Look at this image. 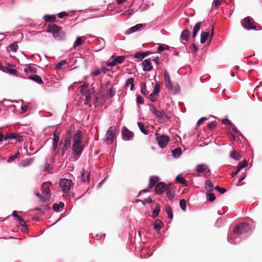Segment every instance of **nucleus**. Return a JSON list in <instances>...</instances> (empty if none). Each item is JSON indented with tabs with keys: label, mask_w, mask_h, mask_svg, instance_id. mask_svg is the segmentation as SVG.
Wrapping results in <instances>:
<instances>
[{
	"label": "nucleus",
	"mask_w": 262,
	"mask_h": 262,
	"mask_svg": "<svg viewBox=\"0 0 262 262\" xmlns=\"http://www.w3.org/2000/svg\"><path fill=\"white\" fill-rule=\"evenodd\" d=\"M46 32L52 33L53 37L56 40H62L66 38V33L62 27L54 24H48Z\"/></svg>",
	"instance_id": "f257e3e1"
},
{
	"label": "nucleus",
	"mask_w": 262,
	"mask_h": 262,
	"mask_svg": "<svg viewBox=\"0 0 262 262\" xmlns=\"http://www.w3.org/2000/svg\"><path fill=\"white\" fill-rule=\"evenodd\" d=\"M164 77L165 85L167 89L173 94H176L178 91V85H173L170 80V76L166 70H164Z\"/></svg>",
	"instance_id": "f03ea898"
},
{
	"label": "nucleus",
	"mask_w": 262,
	"mask_h": 262,
	"mask_svg": "<svg viewBox=\"0 0 262 262\" xmlns=\"http://www.w3.org/2000/svg\"><path fill=\"white\" fill-rule=\"evenodd\" d=\"M251 230V227L249 224L242 223L236 225L234 228L233 232L237 235L242 234L243 233H247Z\"/></svg>",
	"instance_id": "7ed1b4c3"
},
{
	"label": "nucleus",
	"mask_w": 262,
	"mask_h": 262,
	"mask_svg": "<svg viewBox=\"0 0 262 262\" xmlns=\"http://www.w3.org/2000/svg\"><path fill=\"white\" fill-rule=\"evenodd\" d=\"M149 109L152 113L157 118L158 120L159 121H164L165 118L167 119L169 118L164 110H158L152 104L149 105Z\"/></svg>",
	"instance_id": "20e7f679"
},
{
	"label": "nucleus",
	"mask_w": 262,
	"mask_h": 262,
	"mask_svg": "<svg viewBox=\"0 0 262 262\" xmlns=\"http://www.w3.org/2000/svg\"><path fill=\"white\" fill-rule=\"evenodd\" d=\"M242 26L247 30H254L256 29L257 24L253 19L250 16L246 17L241 22Z\"/></svg>",
	"instance_id": "39448f33"
},
{
	"label": "nucleus",
	"mask_w": 262,
	"mask_h": 262,
	"mask_svg": "<svg viewBox=\"0 0 262 262\" xmlns=\"http://www.w3.org/2000/svg\"><path fill=\"white\" fill-rule=\"evenodd\" d=\"M73 185L72 180L67 179H62L60 181L59 186L64 192L69 191Z\"/></svg>",
	"instance_id": "423d86ee"
},
{
	"label": "nucleus",
	"mask_w": 262,
	"mask_h": 262,
	"mask_svg": "<svg viewBox=\"0 0 262 262\" xmlns=\"http://www.w3.org/2000/svg\"><path fill=\"white\" fill-rule=\"evenodd\" d=\"M72 137V133L71 130H68L66 133V136L64 139L63 145L62 147V155H63L64 152L70 147L71 146V139Z\"/></svg>",
	"instance_id": "0eeeda50"
},
{
	"label": "nucleus",
	"mask_w": 262,
	"mask_h": 262,
	"mask_svg": "<svg viewBox=\"0 0 262 262\" xmlns=\"http://www.w3.org/2000/svg\"><path fill=\"white\" fill-rule=\"evenodd\" d=\"M84 147V144L82 143H73L72 147L73 155H76L78 158L81 155Z\"/></svg>",
	"instance_id": "6e6552de"
},
{
	"label": "nucleus",
	"mask_w": 262,
	"mask_h": 262,
	"mask_svg": "<svg viewBox=\"0 0 262 262\" xmlns=\"http://www.w3.org/2000/svg\"><path fill=\"white\" fill-rule=\"evenodd\" d=\"M52 183L49 182H44L42 184V194L45 196L48 197V201L51 198V191L50 190V186Z\"/></svg>",
	"instance_id": "1a4fd4ad"
},
{
	"label": "nucleus",
	"mask_w": 262,
	"mask_h": 262,
	"mask_svg": "<svg viewBox=\"0 0 262 262\" xmlns=\"http://www.w3.org/2000/svg\"><path fill=\"white\" fill-rule=\"evenodd\" d=\"M157 140L159 145L162 147H165L169 141V138L168 136L162 135L157 136Z\"/></svg>",
	"instance_id": "9d476101"
},
{
	"label": "nucleus",
	"mask_w": 262,
	"mask_h": 262,
	"mask_svg": "<svg viewBox=\"0 0 262 262\" xmlns=\"http://www.w3.org/2000/svg\"><path fill=\"white\" fill-rule=\"evenodd\" d=\"M115 127L111 126L106 132V142L107 144H111L113 142L115 137Z\"/></svg>",
	"instance_id": "9b49d317"
},
{
	"label": "nucleus",
	"mask_w": 262,
	"mask_h": 262,
	"mask_svg": "<svg viewBox=\"0 0 262 262\" xmlns=\"http://www.w3.org/2000/svg\"><path fill=\"white\" fill-rule=\"evenodd\" d=\"M8 139H14L16 141L21 142L23 140V137L15 133H7L5 135V140Z\"/></svg>",
	"instance_id": "f8f14e48"
},
{
	"label": "nucleus",
	"mask_w": 262,
	"mask_h": 262,
	"mask_svg": "<svg viewBox=\"0 0 262 262\" xmlns=\"http://www.w3.org/2000/svg\"><path fill=\"white\" fill-rule=\"evenodd\" d=\"M125 57L124 56H120L117 57L112 56V60L111 61H108L107 63V66L112 67L117 64L121 63L124 60Z\"/></svg>",
	"instance_id": "ddd939ff"
},
{
	"label": "nucleus",
	"mask_w": 262,
	"mask_h": 262,
	"mask_svg": "<svg viewBox=\"0 0 262 262\" xmlns=\"http://www.w3.org/2000/svg\"><path fill=\"white\" fill-rule=\"evenodd\" d=\"M168 186H167L165 183L160 182L158 183L155 188V191L156 193L160 194L163 193L167 188Z\"/></svg>",
	"instance_id": "4468645a"
},
{
	"label": "nucleus",
	"mask_w": 262,
	"mask_h": 262,
	"mask_svg": "<svg viewBox=\"0 0 262 262\" xmlns=\"http://www.w3.org/2000/svg\"><path fill=\"white\" fill-rule=\"evenodd\" d=\"M196 171L198 173H202L204 174H207L210 172V169L204 164L198 165L196 168Z\"/></svg>",
	"instance_id": "2eb2a0df"
},
{
	"label": "nucleus",
	"mask_w": 262,
	"mask_h": 262,
	"mask_svg": "<svg viewBox=\"0 0 262 262\" xmlns=\"http://www.w3.org/2000/svg\"><path fill=\"white\" fill-rule=\"evenodd\" d=\"M82 132L79 130H77L76 133L74 135L73 137V143H82Z\"/></svg>",
	"instance_id": "dca6fc26"
},
{
	"label": "nucleus",
	"mask_w": 262,
	"mask_h": 262,
	"mask_svg": "<svg viewBox=\"0 0 262 262\" xmlns=\"http://www.w3.org/2000/svg\"><path fill=\"white\" fill-rule=\"evenodd\" d=\"M122 139L124 140L128 141L131 138V132L125 127L122 129Z\"/></svg>",
	"instance_id": "f3484780"
},
{
	"label": "nucleus",
	"mask_w": 262,
	"mask_h": 262,
	"mask_svg": "<svg viewBox=\"0 0 262 262\" xmlns=\"http://www.w3.org/2000/svg\"><path fill=\"white\" fill-rule=\"evenodd\" d=\"M142 64L143 66V70L144 71H150L153 68L150 59L144 60L142 62Z\"/></svg>",
	"instance_id": "a211bd4d"
},
{
	"label": "nucleus",
	"mask_w": 262,
	"mask_h": 262,
	"mask_svg": "<svg viewBox=\"0 0 262 262\" xmlns=\"http://www.w3.org/2000/svg\"><path fill=\"white\" fill-rule=\"evenodd\" d=\"M166 190L167 196L169 199L172 200L175 194L173 186L172 185H168Z\"/></svg>",
	"instance_id": "6ab92c4d"
},
{
	"label": "nucleus",
	"mask_w": 262,
	"mask_h": 262,
	"mask_svg": "<svg viewBox=\"0 0 262 262\" xmlns=\"http://www.w3.org/2000/svg\"><path fill=\"white\" fill-rule=\"evenodd\" d=\"M90 172L84 171L81 174V181L84 183H88L90 181Z\"/></svg>",
	"instance_id": "aec40b11"
},
{
	"label": "nucleus",
	"mask_w": 262,
	"mask_h": 262,
	"mask_svg": "<svg viewBox=\"0 0 262 262\" xmlns=\"http://www.w3.org/2000/svg\"><path fill=\"white\" fill-rule=\"evenodd\" d=\"M159 181V178L157 176H151L149 178V184L148 188H151L157 183Z\"/></svg>",
	"instance_id": "412c9836"
},
{
	"label": "nucleus",
	"mask_w": 262,
	"mask_h": 262,
	"mask_svg": "<svg viewBox=\"0 0 262 262\" xmlns=\"http://www.w3.org/2000/svg\"><path fill=\"white\" fill-rule=\"evenodd\" d=\"M190 32L188 29H185L181 33V38L185 41H187L190 36Z\"/></svg>",
	"instance_id": "4be33fe9"
},
{
	"label": "nucleus",
	"mask_w": 262,
	"mask_h": 262,
	"mask_svg": "<svg viewBox=\"0 0 262 262\" xmlns=\"http://www.w3.org/2000/svg\"><path fill=\"white\" fill-rule=\"evenodd\" d=\"M29 79L32 80L38 84L43 83L41 78L37 75H33L29 76Z\"/></svg>",
	"instance_id": "5701e85b"
},
{
	"label": "nucleus",
	"mask_w": 262,
	"mask_h": 262,
	"mask_svg": "<svg viewBox=\"0 0 262 262\" xmlns=\"http://www.w3.org/2000/svg\"><path fill=\"white\" fill-rule=\"evenodd\" d=\"M201 24H202L201 22H199V23H196V25L194 26L193 29L192 36V38H194L196 37L198 32H199V31L200 29Z\"/></svg>",
	"instance_id": "b1692460"
},
{
	"label": "nucleus",
	"mask_w": 262,
	"mask_h": 262,
	"mask_svg": "<svg viewBox=\"0 0 262 262\" xmlns=\"http://www.w3.org/2000/svg\"><path fill=\"white\" fill-rule=\"evenodd\" d=\"M213 184L211 181L207 180L205 182V188L208 192L213 191Z\"/></svg>",
	"instance_id": "393cba45"
},
{
	"label": "nucleus",
	"mask_w": 262,
	"mask_h": 262,
	"mask_svg": "<svg viewBox=\"0 0 262 262\" xmlns=\"http://www.w3.org/2000/svg\"><path fill=\"white\" fill-rule=\"evenodd\" d=\"M209 35V33L208 32H202L201 34V43L202 44L205 43L207 39L208 38Z\"/></svg>",
	"instance_id": "a878e982"
},
{
	"label": "nucleus",
	"mask_w": 262,
	"mask_h": 262,
	"mask_svg": "<svg viewBox=\"0 0 262 262\" xmlns=\"http://www.w3.org/2000/svg\"><path fill=\"white\" fill-rule=\"evenodd\" d=\"M145 27V24H137L134 27H132V33L139 31L142 30L144 29Z\"/></svg>",
	"instance_id": "bb28decb"
},
{
	"label": "nucleus",
	"mask_w": 262,
	"mask_h": 262,
	"mask_svg": "<svg viewBox=\"0 0 262 262\" xmlns=\"http://www.w3.org/2000/svg\"><path fill=\"white\" fill-rule=\"evenodd\" d=\"M163 225V223L160 220L157 219L154 223V229L157 231H160Z\"/></svg>",
	"instance_id": "cd10ccee"
},
{
	"label": "nucleus",
	"mask_w": 262,
	"mask_h": 262,
	"mask_svg": "<svg viewBox=\"0 0 262 262\" xmlns=\"http://www.w3.org/2000/svg\"><path fill=\"white\" fill-rule=\"evenodd\" d=\"M230 156L236 160H239L241 158V156L235 150H233L230 152Z\"/></svg>",
	"instance_id": "c85d7f7f"
},
{
	"label": "nucleus",
	"mask_w": 262,
	"mask_h": 262,
	"mask_svg": "<svg viewBox=\"0 0 262 262\" xmlns=\"http://www.w3.org/2000/svg\"><path fill=\"white\" fill-rule=\"evenodd\" d=\"M4 72H8L10 74L13 75L17 76V71L14 69L9 68V67H5L4 70H2Z\"/></svg>",
	"instance_id": "c756f323"
},
{
	"label": "nucleus",
	"mask_w": 262,
	"mask_h": 262,
	"mask_svg": "<svg viewBox=\"0 0 262 262\" xmlns=\"http://www.w3.org/2000/svg\"><path fill=\"white\" fill-rule=\"evenodd\" d=\"M176 180L177 182L182 184H183L185 186L188 185L187 181L184 178H183L181 175H178L176 177Z\"/></svg>",
	"instance_id": "7c9ffc66"
},
{
	"label": "nucleus",
	"mask_w": 262,
	"mask_h": 262,
	"mask_svg": "<svg viewBox=\"0 0 262 262\" xmlns=\"http://www.w3.org/2000/svg\"><path fill=\"white\" fill-rule=\"evenodd\" d=\"M56 17L54 15H46L43 17V19L46 22H54L56 20Z\"/></svg>",
	"instance_id": "2f4dec72"
},
{
	"label": "nucleus",
	"mask_w": 262,
	"mask_h": 262,
	"mask_svg": "<svg viewBox=\"0 0 262 262\" xmlns=\"http://www.w3.org/2000/svg\"><path fill=\"white\" fill-rule=\"evenodd\" d=\"M138 126H139L140 130L145 135H147L149 133L148 130L144 128V125L142 122H138Z\"/></svg>",
	"instance_id": "473e14b6"
},
{
	"label": "nucleus",
	"mask_w": 262,
	"mask_h": 262,
	"mask_svg": "<svg viewBox=\"0 0 262 262\" xmlns=\"http://www.w3.org/2000/svg\"><path fill=\"white\" fill-rule=\"evenodd\" d=\"M165 210L167 213L168 217L170 219H172L173 218V212L171 207L167 205L166 206Z\"/></svg>",
	"instance_id": "72a5a7b5"
},
{
	"label": "nucleus",
	"mask_w": 262,
	"mask_h": 262,
	"mask_svg": "<svg viewBox=\"0 0 262 262\" xmlns=\"http://www.w3.org/2000/svg\"><path fill=\"white\" fill-rule=\"evenodd\" d=\"M24 71L25 73L30 72L32 73H36L37 72V69L29 65L27 67V68L24 69Z\"/></svg>",
	"instance_id": "f704fd0d"
},
{
	"label": "nucleus",
	"mask_w": 262,
	"mask_h": 262,
	"mask_svg": "<svg viewBox=\"0 0 262 262\" xmlns=\"http://www.w3.org/2000/svg\"><path fill=\"white\" fill-rule=\"evenodd\" d=\"M32 161L33 159H26L20 163V165L23 167H27L31 165Z\"/></svg>",
	"instance_id": "c9c22d12"
},
{
	"label": "nucleus",
	"mask_w": 262,
	"mask_h": 262,
	"mask_svg": "<svg viewBox=\"0 0 262 262\" xmlns=\"http://www.w3.org/2000/svg\"><path fill=\"white\" fill-rule=\"evenodd\" d=\"M160 211V207L159 205H157L155 210L152 211V216L153 218H156L158 216L159 213Z\"/></svg>",
	"instance_id": "e433bc0d"
},
{
	"label": "nucleus",
	"mask_w": 262,
	"mask_h": 262,
	"mask_svg": "<svg viewBox=\"0 0 262 262\" xmlns=\"http://www.w3.org/2000/svg\"><path fill=\"white\" fill-rule=\"evenodd\" d=\"M35 194L40 200L42 203H45L48 201V197L43 196L38 192L35 193Z\"/></svg>",
	"instance_id": "4c0bfd02"
},
{
	"label": "nucleus",
	"mask_w": 262,
	"mask_h": 262,
	"mask_svg": "<svg viewBox=\"0 0 262 262\" xmlns=\"http://www.w3.org/2000/svg\"><path fill=\"white\" fill-rule=\"evenodd\" d=\"M182 153L181 148H177L172 151V154L174 157H179Z\"/></svg>",
	"instance_id": "58836bf2"
},
{
	"label": "nucleus",
	"mask_w": 262,
	"mask_h": 262,
	"mask_svg": "<svg viewBox=\"0 0 262 262\" xmlns=\"http://www.w3.org/2000/svg\"><path fill=\"white\" fill-rule=\"evenodd\" d=\"M180 206L181 208L185 211L186 210V201L185 199H182L180 201Z\"/></svg>",
	"instance_id": "ea45409f"
},
{
	"label": "nucleus",
	"mask_w": 262,
	"mask_h": 262,
	"mask_svg": "<svg viewBox=\"0 0 262 262\" xmlns=\"http://www.w3.org/2000/svg\"><path fill=\"white\" fill-rule=\"evenodd\" d=\"M248 165V162L246 160L244 162H240L238 163L237 168L240 170L241 169L246 167Z\"/></svg>",
	"instance_id": "a19ab883"
},
{
	"label": "nucleus",
	"mask_w": 262,
	"mask_h": 262,
	"mask_svg": "<svg viewBox=\"0 0 262 262\" xmlns=\"http://www.w3.org/2000/svg\"><path fill=\"white\" fill-rule=\"evenodd\" d=\"M83 40L82 39V38L80 37H78L76 38L74 43V47H78L80 46L82 44Z\"/></svg>",
	"instance_id": "79ce46f5"
},
{
	"label": "nucleus",
	"mask_w": 262,
	"mask_h": 262,
	"mask_svg": "<svg viewBox=\"0 0 262 262\" xmlns=\"http://www.w3.org/2000/svg\"><path fill=\"white\" fill-rule=\"evenodd\" d=\"M161 85V83L160 82H157V83L155 85L154 89L153 91V93L158 95L160 91V86Z\"/></svg>",
	"instance_id": "37998d69"
},
{
	"label": "nucleus",
	"mask_w": 262,
	"mask_h": 262,
	"mask_svg": "<svg viewBox=\"0 0 262 262\" xmlns=\"http://www.w3.org/2000/svg\"><path fill=\"white\" fill-rule=\"evenodd\" d=\"M9 48L10 49L11 51L15 52L17 50L18 46L16 42H14L9 45Z\"/></svg>",
	"instance_id": "c03bdc74"
},
{
	"label": "nucleus",
	"mask_w": 262,
	"mask_h": 262,
	"mask_svg": "<svg viewBox=\"0 0 262 262\" xmlns=\"http://www.w3.org/2000/svg\"><path fill=\"white\" fill-rule=\"evenodd\" d=\"M20 155L19 152L18 151L14 155L10 156L8 160V162L11 163V162L13 161L15 159L18 158Z\"/></svg>",
	"instance_id": "a18cd8bd"
},
{
	"label": "nucleus",
	"mask_w": 262,
	"mask_h": 262,
	"mask_svg": "<svg viewBox=\"0 0 262 262\" xmlns=\"http://www.w3.org/2000/svg\"><path fill=\"white\" fill-rule=\"evenodd\" d=\"M59 135H60V132L58 131V130H57V129L55 130L54 133V138L53 139V141L58 142L59 139Z\"/></svg>",
	"instance_id": "49530a36"
},
{
	"label": "nucleus",
	"mask_w": 262,
	"mask_h": 262,
	"mask_svg": "<svg viewBox=\"0 0 262 262\" xmlns=\"http://www.w3.org/2000/svg\"><path fill=\"white\" fill-rule=\"evenodd\" d=\"M80 88H81V93L83 95L90 93L87 90L86 85L85 84L82 85Z\"/></svg>",
	"instance_id": "de8ad7c7"
},
{
	"label": "nucleus",
	"mask_w": 262,
	"mask_h": 262,
	"mask_svg": "<svg viewBox=\"0 0 262 262\" xmlns=\"http://www.w3.org/2000/svg\"><path fill=\"white\" fill-rule=\"evenodd\" d=\"M66 64V60H61L56 65V69L58 70H60L62 69V67L64 66Z\"/></svg>",
	"instance_id": "09e8293b"
},
{
	"label": "nucleus",
	"mask_w": 262,
	"mask_h": 262,
	"mask_svg": "<svg viewBox=\"0 0 262 262\" xmlns=\"http://www.w3.org/2000/svg\"><path fill=\"white\" fill-rule=\"evenodd\" d=\"M216 123L214 121H212L208 124L207 127L209 129L212 130L216 126Z\"/></svg>",
	"instance_id": "8fccbe9b"
},
{
	"label": "nucleus",
	"mask_w": 262,
	"mask_h": 262,
	"mask_svg": "<svg viewBox=\"0 0 262 262\" xmlns=\"http://www.w3.org/2000/svg\"><path fill=\"white\" fill-rule=\"evenodd\" d=\"M208 200L210 202H213L215 200V196L214 193H209L208 194Z\"/></svg>",
	"instance_id": "3c124183"
},
{
	"label": "nucleus",
	"mask_w": 262,
	"mask_h": 262,
	"mask_svg": "<svg viewBox=\"0 0 262 262\" xmlns=\"http://www.w3.org/2000/svg\"><path fill=\"white\" fill-rule=\"evenodd\" d=\"M136 201L137 202L141 201V202H142V203L143 205L145 204V202H146L147 203H151L152 202L151 199L150 197H148V198L145 199L144 201L137 200H136Z\"/></svg>",
	"instance_id": "603ef678"
},
{
	"label": "nucleus",
	"mask_w": 262,
	"mask_h": 262,
	"mask_svg": "<svg viewBox=\"0 0 262 262\" xmlns=\"http://www.w3.org/2000/svg\"><path fill=\"white\" fill-rule=\"evenodd\" d=\"M215 189H216L217 191H218L221 193L223 194L226 192L227 190L224 188H221L218 186H216L215 187Z\"/></svg>",
	"instance_id": "864d4df0"
},
{
	"label": "nucleus",
	"mask_w": 262,
	"mask_h": 262,
	"mask_svg": "<svg viewBox=\"0 0 262 262\" xmlns=\"http://www.w3.org/2000/svg\"><path fill=\"white\" fill-rule=\"evenodd\" d=\"M222 0H214L213 5L215 8H218L221 5Z\"/></svg>",
	"instance_id": "5fc2aeb1"
},
{
	"label": "nucleus",
	"mask_w": 262,
	"mask_h": 262,
	"mask_svg": "<svg viewBox=\"0 0 262 262\" xmlns=\"http://www.w3.org/2000/svg\"><path fill=\"white\" fill-rule=\"evenodd\" d=\"M84 95L85 96V102H84V104H89V102L91 101L90 93L86 94V95Z\"/></svg>",
	"instance_id": "6e6d98bb"
},
{
	"label": "nucleus",
	"mask_w": 262,
	"mask_h": 262,
	"mask_svg": "<svg viewBox=\"0 0 262 262\" xmlns=\"http://www.w3.org/2000/svg\"><path fill=\"white\" fill-rule=\"evenodd\" d=\"M116 93V91L113 88H111L110 90H109V92H108V95L110 97H113L115 94Z\"/></svg>",
	"instance_id": "4d7b16f0"
},
{
	"label": "nucleus",
	"mask_w": 262,
	"mask_h": 262,
	"mask_svg": "<svg viewBox=\"0 0 262 262\" xmlns=\"http://www.w3.org/2000/svg\"><path fill=\"white\" fill-rule=\"evenodd\" d=\"M156 95H157L156 94H154V93H153V92L151 93L149 96L150 100L151 101H152V102H155L156 100Z\"/></svg>",
	"instance_id": "13d9d810"
},
{
	"label": "nucleus",
	"mask_w": 262,
	"mask_h": 262,
	"mask_svg": "<svg viewBox=\"0 0 262 262\" xmlns=\"http://www.w3.org/2000/svg\"><path fill=\"white\" fill-rule=\"evenodd\" d=\"M137 102L139 104H142L144 102V100L142 96L138 95L137 97Z\"/></svg>",
	"instance_id": "bf43d9fd"
},
{
	"label": "nucleus",
	"mask_w": 262,
	"mask_h": 262,
	"mask_svg": "<svg viewBox=\"0 0 262 262\" xmlns=\"http://www.w3.org/2000/svg\"><path fill=\"white\" fill-rule=\"evenodd\" d=\"M190 49L193 53H195L198 51V47L195 46L194 43H192L191 46L190 47Z\"/></svg>",
	"instance_id": "052dcab7"
},
{
	"label": "nucleus",
	"mask_w": 262,
	"mask_h": 262,
	"mask_svg": "<svg viewBox=\"0 0 262 262\" xmlns=\"http://www.w3.org/2000/svg\"><path fill=\"white\" fill-rule=\"evenodd\" d=\"M135 58L142 60L143 58L142 53H137L135 55Z\"/></svg>",
	"instance_id": "680f3d73"
},
{
	"label": "nucleus",
	"mask_w": 262,
	"mask_h": 262,
	"mask_svg": "<svg viewBox=\"0 0 262 262\" xmlns=\"http://www.w3.org/2000/svg\"><path fill=\"white\" fill-rule=\"evenodd\" d=\"M207 120V118H201L200 119H199L198 121V123H197V125L198 126H200L201 125H202L204 122Z\"/></svg>",
	"instance_id": "e2e57ef3"
},
{
	"label": "nucleus",
	"mask_w": 262,
	"mask_h": 262,
	"mask_svg": "<svg viewBox=\"0 0 262 262\" xmlns=\"http://www.w3.org/2000/svg\"><path fill=\"white\" fill-rule=\"evenodd\" d=\"M51 169V167L50 164L46 163L45 166V171L49 172Z\"/></svg>",
	"instance_id": "0e129e2a"
},
{
	"label": "nucleus",
	"mask_w": 262,
	"mask_h": 262,
	"mask_svg": "<svg viewBox=\"0 0 262 262\" xmlns=\"http://www.w3.org/2000/svg\"><path fill=\"white\" fill-rule=\"evenodd\" d=\"M53 209L55 211H58L60 209V207L58 204L55 203L53 205Z\"/></svg>",
	"instance_id": "69168bd1"
},
{
	"label": "nucleus",
	"mask_w": 262,
	"mask_h": 262,
	"mask_svg": "<svg viewBox=\"0 0 262 262\" xmlns=\"http://www.w3.org/2000/svg\"><path fill=\"white\" fill-rule=\"evenodd\" d=\"M222 122L223 124L226 125H231L232 123L227 119H224L222 120Z\"/></svg>",
	"instance_id": "338daca9"
},
{
	"label": "nucleus",
	"mask_w": 262,
	"mask_h": 262,
	"mask_svg": "<svg viewBox=\"0 0 262 262\" xmlns=\"http://www.w3.org/2000/svg\"><path fill=\"white\" fill-rule=\"evenodd\" d=\"M68 13L66 12H61L58 14V17L60 18H63L64 16H67Z\"/></svg>",
	"instance_id": "774afa93"
}]
</instances>
